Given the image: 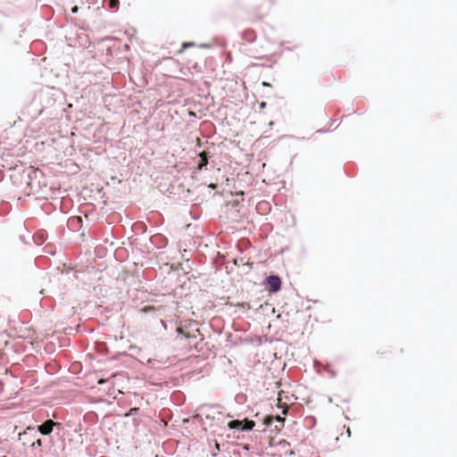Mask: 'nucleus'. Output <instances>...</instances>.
I'll return each instance as SVG.
<instances>
[{"mask_svg":"<svg viewBox=\"0 0 457 457\" xmlns=\"http://www.w3.org/2000/svg\"><path fill=\"white\" fill-rule=\"evenodd\" d=\"M140 226L143 228V231H145V229H146L145 225V224H140Z\"/></svg>","mask_w":457,"mask_h":457,"instance_id":"obj_20","label":"nucleus"},{"mask_svg":"<svg viewBox=\"0 0 457 457\" xmlns=\"http://www.w3.org/2000/svg\"><path fill=\"white\" fill-rule=\"evenodd\" d=\"M215 448H217L218 450H220V446H219V445H218V444H216Z\"/></svg>","mask_w":457,"mask_h":457,"instance_id":"obj_25","label":"nucleus"},{"mask_svg":"<svg viewBox=\"0 0 457 457\" xmlns=\"http://www.w3.org/2000/svg\"><path fill=\"white\" fill-rule=\"evenodd\" d=\"M317 132L318 133H323V132H325V130L324 129H319V130H317Z\"/></svg>","mask_w":457,"mask_h":457,"instance_id":"obj_23","label":"nucleus"},{"mask_svg":"<svg viewBox=\"0 0 457 457\" xmlns=\"http://www.w3.org/2000/svg\"><path fill=\"white\" fill-rule=\"evenodd\" d=\"M228 428L230 430H234L236 432H244V431H251L255 427V422L249 419L244 420H232L228 422Z\"/></svg>","mask_w":457,"mask_h":457,"instance_id":"obj_2","label":"nucleus"},{"mask_svg":"<svg viewBox=\"0 0 457 457\" xmlns=\"http://www.w3.org/2000/svg\"><path fill=\"white\" fill-rule=\"evenodd\" d=\"M139 411V408L137 407H133V408H130L126 413H125V416L126 417H129V416H132V415H136L137 414Z\"/></svg>","mask_w":457,"mask_h":457,"instance_id":"obj_12","label":"nucleus"},{"mask_svg":"<svg viewBox=\"0 0 457 457\" xmlns=\"http://www.w3.org/2000/svg\"><path fill=\"white\" fill-rule=\"evenodd\" d=\"M243 261H244L243 257H237V258L234 259L233 262H234L235 265H238L239 262H243Z\"/></svg>","mask_w":457,"mask_h":457,"instance_id":"obj_15","label":"nucleus"},{"mask_svg":"<svg viewBox=\"0 0 457 457\" xmlns=\"http://www.w3.org/2000/svg\"><path fill=\"white\" fill-rule=\"evenodd\" d=\"M194 46H195V43H193V42H185L182 44V46H181V49L179 52H183L185 49Z\"/></svg>","mask_w":457,"mask_h":457,"instance_id":"obj_14","label":"nucleus"},{"mask_svg":"<svg viewBox=\"0 0 457 457\" xmlns=\"http://www.w3.org/2000/svg\"><path fill=\"white\" fill-rule=\"evenodd\" d=\"M231 417H232L231 414H229V413L227 414V418H231Z\"/></svg>","mask_w":457,"mask_h":457,"instance_id":"obj_24","label":"nucleus"},{"mask_svg":"<svg viewBox=\"0 0 457 457\" xmlns=\"http://www.w3.org/2000/svg\"><path fill=\"white\" fill-rule=\"evenodd\" d=\"M346 433L348 434V436H350V435H351V431H350V428H347Z\"/></svg>","mask_w":457,"mask_h":457,"instance_id":"obj_21","label":"nucleus"},{"mask_svg":"<svg viewBox=\"0 0 457 457\" xmlns=\"http://www.w3.org/2000/svg\"><path fill=\"white\" fill-rule=\"evenodd\" d=\"M210 187H211V188H215V187H216V185H215V184H211V185H210Z\"/></svg>","mask_w":457,"mask_h":457,"instance_id":"obj_22","label":"nucleus"},{"mask_svg":"<svg viewBox=\"0 0 457 457\" xmlns=\"http://www.w3.org/2000/svg\"><path fill=\"white\" fill-rule=\"evenodd\" d=\"M242 39L249 44L255 42L256 33L253 29H247L242 32Z\"/></svg>","mask_w":457,"mask_h":457,"instance_id":"obj_5","label":"nucleus"},{"mask_svg":"<svg viewBox=\"0 0 457 457\" xmlns=\"http://www.w3.org/2000/svg\"><path fill=\"white\" fill-rule=\"evenodd\" d=\"M198 156H199V161L197 163L198 169L199 170H203V169L207 170V166L209 164L207 154L204 152H202L201 154H199Z\"/></svg>","mask_w":457,"mask_h":457,"instance_id":"obj_8","label":"nucleus"},{"mask_svg":"<svg viewBox=\"0 0 457 457\" xmlns=\"http://www.w3.org/2000/svg\"><path fill=\"white\" fill-rule=\"evenodd\" d=\"M235 402L239 404H245L247 402V395L244 393H238L235 395Z\"/></svg>","mask_w":457,"mask_h":457,"instance_id":"obj_10","label":"nucleus"},{"mask_svg":"<svg viewBox=\"0 0 457 457\" xmlns=\"http://www.w3.org/2000/svg\"><path fill=\"white\" fill-rule=\"evenodd\" d=\"M265 106H266V103H265V102H262V103L260 104V107H261V108H264Z\"/></svg>","mask_w":457,"mask_h":457,"instance_id":"obj_17","label":"nucleus"},{"mask_svg":"<svg viewBox=\"0 0 457 457\" xmlns=\"http://www.w3.org/2000/svg\"><path fill=\"white\" fill-rule=\"evenodd\" d=\"M104 4L108 10H110L112 12H115L119 8L120 1L119 0H104Z\"/></svg>","mask_w":457,"mask_h":457,"instance_id":"obj_9","label":"nucleus"},{"mask_svg":"<svg viewBox=\"0 0 457 457\" xmlns=\"http://www.w3.org/2000/svg\"><path fill=\"white\" fill-rule=\"evenodd\" d=\"M54 428H56L59 432L62 428V424L60 422H56L48 419L45 420L42 424L37 425L36 427L29 426L28 427L27 429H37V431L40 433L42 436H50L54 431Z\"/></svg>","mask_w":457,"mask_h":457,"instance_id":"obj_1","label":"nucleus"},{"mask_svg":"<svg viewBox=\"0 0 457 457\" xmlns=\"http://www.w3.org/2000/svg\"><path fill=\"white\" fill-rule=\"evenodd\" d=\"M262 85L265 86V87H270V84L269 82H263Z\"/></svg>","mask_w":457,"mask_h":457,"instance_id":"obj_19","label":"nucleus"},{"mask_svg":"<svg viewBox=\"0 0 457 457\" xmlns=\"http://www.w3.org/2000/svg\"><path fill=\"white\" fill-rule=\"evenodd\" d=\"M71 12L72 13H77L79 12V7L77 5L71 7Z\"/></svg>","mask_w":457,"mask_h":457,"instance_id":"obj_16","label":"nucleus"},{"mask_svg":"<svg viewBox=\"0 0 457 457\" xmlns=\"http://www.w3.org/2000/svg\"><path fill=\"white\" fill-rule=\"evenodd\" d=\"M82 224V218L79 216L71 217L68 220V227L71 230H78Z\"/></svg>","mask_w":457,"mask_h":457,"instance_id":"obj_7","label":"nucleus"},{"mask_svg":"<svg viewBox=\"0 0 457 457\" xmlns=\"http://www.w3.org/2000/svg\"><path fill=\"white\" fill-rule=\"evenodd\" d=\"M267 289L270 294L277 293L281 288V278L278 275L270 274L265 278Z\"/></svg>","mask_w":457,"mask_h":457,"instance_id":"obj_3","label":"nucleus"},{"mask_svg":"<svg viewBox=\"0 0 457 457\" xmlns=\"http://www.w3.org/2000/svg\"><path fill=\"white\" fill-rule=\"evenodd\" d=\"M150 243L157 249H162L167 245L168 239L162 234H155L150 237Z\"/></svg>","mask_w":457,"mask_h":457,"instance_id":"obj_4","label":"nucleus"},{"mask_svg":"<svg viewBox=\"0 0 457 457\" xmlns=\"http://www.w3.org/2000/svg\"><path fill=\"white\" fill-rule=\"evenodd\" d=\"M176 331L178 332V334L182 335L186 338L196 339V337H197V336L195 334L190 335V334L184 333L183 330L181 328H178L176 329Z\"/></svg>","mask_w":457,"mask_h":457,"instance_id":"obj_11","label":"nucleus"},{"mask_svg":"<svg viewBox=\"0 0 457 457\" xmlns=\"http://www.w3.org/2000/svg\"><path fill=\"white\" fill-rule=\"evenodd\" d=\"M47 239V232L44 229L38 230L34 236L33 240L36 245H41Z\"/></svg>","mask_w":457,"mask_h":457,"instance_id":"obj_6","label":"nucleus"},{"mask_svg":"<svg viewBox=\"0 0 457 457\" xmlns=\"http://www.w3.org/2000/svg\"><path fill=\"white\" fill-rule=\"evenodd\" d=\"M43 445V442L41 439H37L36 440L35 442H33L31 445H30V447L32 449H36V448H38V447H41Z\"/></svg>","mask_w":457,"mask_h":457,"instance_id":"obj_13","label":"nucleus"},{"mask_svg":"<svg viewBox=\"0 0 457 457\" xmlns=\"http://www.w3.org/2000/svg\"><path fill=\"white\" fill-rule=\"evenodd\" d=\"M243 437H244V436H240L239 435H237V436H234V438H237V439H241V438H243Z\"/></svg>","mask_w":457,"mask_h":457,"instance_id":"obj_18","label":"nucleus"}]
</instances>
